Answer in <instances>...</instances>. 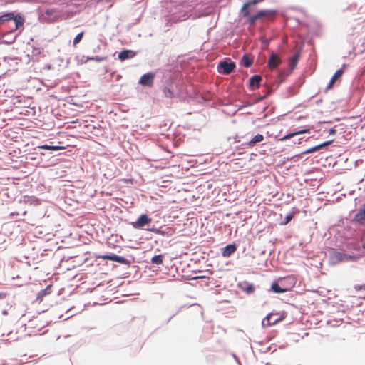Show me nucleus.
<instances>
[{
    "label": "nucleus",
    "instance_id": "1",
    "mask_svg": "<svg viewBox=\"0 0 365 365\" xmlns=\"http://www.w3.org/2000/svg\"><path fill=\"white\" fill-rule=\"evenodd\" d=\"M163 103L167 107H171L174 102H186L187 103H199L211 106L212 103L204 94L212 93H160Z\"/></svg>",
    "mask_w": 365,
    "mask_h": 365
},
{
    "label": "nucleus",
    "instance_id": "2",
    "mask_svg": "<svg viewBox=\"0 0 365 365\" xmlns=\"http://www.w3.org/2000/svg\"><path fill=\"white\" fill-rule=\"evenodd\" d=\"M26 96L22 94L21 95H11L8 96L6 97L3 96L0 98V104L4 105L6 108H22L23 106V98H26Z\"/></svg>",
    "mask_w": 365,
    "mask_h": 365
},
{
    "label": "nucleus",
    "instance_id": "3",
    "mask_svg": "<svg viewBox=\"0 0 365 365\" xmlns=\"http://www.w3.org/2000/svg\"><path fill=\"white\" fill-rule=\"evenodd\" d=\"M151 222V217L147 214H141L135 221L129 222V224L132 225L134 229L146 230Z\"/></svg>",
    "mask_w": 365,
    "mask_h": 365
},
{
    "label": "nucleus",
    "instance_id": "4",
    "mask_svg": "<svg viewBox=\"0 0 365 365\" xmlns=\"http://www.w3.org/2000/svg\"><path fill=\"white\" fill-rule=\"evenodd\" d=\"M98 257L102 258L103 259L110 260L128 266L130 265L134 260V258L132 257H130L131 259H128L114 253H107L103 255H100Z\"/></svg>",
    "mask_w": 365,
    "mask_h": 365
},
{
    "label": "nucleus",
    "instance_id": "5",
    "mask_svg": "<svg viewBox=\"0 0 365 365\" xmlns=\"http://www.w3.org/2000/svg\"><path fill=\"white\" fill-rule=\"evenodd\" d=\"M334 141V139L324 141L318 145L312 146L307 150L300 153V155L312 154L314 153L319 152L322 150H327V147Z\"/></svg>",
    "mask_w": 365,
    "mask_h": 365
},
{
    "label": "nucleus",
    "instance_id": "6",
    "mask_svg": "<svg viewBox=\"0 0 365 365\" xmlns=\"http://www.w3.org/2000/svg\"><path fill=\"white\" fill-rule=\"evenodd\" d=\"M328 258L331 265H336L340 262H345V253L332 250L329 252Z\"/></svg>",
    "mask_w": 365,
    "mask_h": 365
},
{
    "label": "nucleus",
    "instance_id": "7",
    "mask_svg": "<svg viewBox=\"0 0 365 365\" xmlns=\"http://www.w3.org/2000/svg\"><path fill=\"white\" fill-rule=\"evenodd\" d=\"M351 222L360 225H365V202L359 207Z\"/></svg>",
    "mask_w": 365,
    "mask_h": 365
},
{
    "label": "nucleus",
    "instance_id": "8",
    "mask_svg": "<svg viewBox=\"0 0 365 365\" xmlns=\"http://www.w3.org/2000/svg\"><path fill=\"white\" fill-rule=\"evenodd\" d=\"M235 68V63L227 61H221L217 66L218 71L224 74L230 73Z\"/></svg>",
    "mask_w": 365,
    "mask_h": 365
},
{
    "label": "nucleus",
    "instance_id": "9",
    "mask_svg": "<svg viewBox=\"0 0 365 365\" xmlns=\"http://www.w3.org/2000/svg\"><path fill=\"white\" fill-rule=\"evenodd\" d=\"M309 130H310V128L308 126H304L302 128H294L292 131L288 133L287 134H286L285 135H284L283 137H282L279 140H281V141H284V140H285L287 139H289L291 138H293L295 135L303 134V133H309Z\"/></svg>",
    "mask_w": 365,
    "mask_h": 365
},
{
    "label": "nucleus",
    "instance_id": "10",
    "mask_svg": "<svg viewBox=\"0 0 365 365\" xmlns=\"http://www.w3.org/2000/svg\"><path fill=\"white\" fill-rule=\"evenodd\" d=\"M322 98L317 96V95H313L309 98H307V100H304L303 102L298 104L297 107L303 106L304 108L312 106L314 104L319 105V103L322 101Z\"/></svg>",
    "mask_w": 365,
    "mask_h": 365
},
{
    "label": "nucleus",
    "instance_id": "11",
    "mask_svg": "<svg viewBox=\"0 0 365 365\" xmlns=\"http://www.w3.org/2000/svg\"><path fill=\"white\" fill-rule=\"evenodd\" d=\"M279 281L282 287L287 288L286 292L290 291L296 283L295 278L292 276L279 278Z\"/></svg>",
    "mask_w": 365,
    "mask_h": 365
},
{
    "label": "nucleus",
    "instance_id": "12",
    "mask_svg": "<svg viewBox=\"0 0 365 365\" xmlns=\"http://www.w3.org/2000/svg\"><path fill=\"white\" fill-rule=\"evenodd\" d=\"M264 135L259 133L254 135L250 140H247L246 141L242 142L243 146L249 147L250 148L254 147L257 143H261L264 140Z\"/></svg>",
    "mask_w": 365,
    "mask_h": 365
},
{
    "label": "nucleus",
    "instance_id": "13",
    "mask_svg": "<svg viewBox=\"0 0 365 365\" xmlns=\"http://www.w3.org/2000/svg\"><path fill=\"white\" fill-rule=\"evenodd\" d=\"M238 287L247 294H252L255 291V285L247 281L239 282Z\"/></svg>",
    "mask_w": 365,
    "mask_h": 365
},
{
    "label": "nucleus",
    "instance_id": "14",
    "mask_svg": "<svg viewBox=\"0 0 365 365\" xmlns=\"http://www.w3.org/2000/svg\"><path fill=\"white\" fill-rule=\"evenodd\" d=\"M237 249V246L235 243H230L223 247L221 249L222 256L224 257H228L231 256Z\"/></svg>",
    "mask_w": 365,
    "mask_h": 365
},
{
    "label": "nucleus",
    "instance_id": "15",
    "mask_svg": "<svg viewBox=\"0 0 365 365\" xmlns=\"http://www.w3.org/2000/svg\"><path fill=\"white\" fill-rule=\"evenodd\" d=\"M282 62V60L278 54L272 53L268 60V67L270 69H275Z\"/></svg>",
    "mask_w": 365,
    "mask_h": 365
},
{
    "label": "nucleus",
    "instance_id": "16",
    "mask_svg": "<svg viewBox=\"0 0 365 365\" xmlns=\"http://www.w3.org/2000/svg\"><path fill=\"white\" fill-rule=\"evenodd\" d=\"M287 288H283L281 285L279 278L277 279H275L272 282L269 291L276 293V294H281L286 292Z\"/></svg>",
    "mask_w": 365,
    "mask_h": 365
},
{
    "label": "nucleus",
    "instance_id": "17",
    "mask_svg": "<svg viewBox=\"0 0 365 365\" xmlns=\"http://www.w3.org/2000/svg\"><path fill=\"white\" fill-rule=\"evenodd\" d=\"M298 213H299V210L297 207H292V210L286 215L284 220L280 222V225H287L294 218V215Z\"/></svg>",
    "mask_w": 365,
    "mask_h": 365
},
{
    "label": "nucleus",
    "instance_id": "18",
    "mask_svg": "<svg viewBox=\"0 0 365 365\" xmlns=\"http://www.w3.org/2000/svg\"><path fill=\"white\" fill-rule=\"evenodd\" d=\"M52 285L48 284L46 287L38 292L36 296V301L41 302L44 297L51 293Z\"/></svg>",
    "mask_w": 365,
    "mask_h": 365
},
{
    "label": "nucleus",
    "instance_id": "19",
    "mask_svg": "<svg viewBox=\"0 0 365 365\" xmlns=\"http://www.w3.org/2000/svg\"><path fill=\"white\" fill-rule=\"evenodd\" d=\"M154 75L153 73L144 74L140 79L139 83L144 86H150L153 81Z\"/></svg>",
    "mask_w": 365,
    "mask_h": 365
},
{
    "label": "nucleus",
    "instance_id": "20",
    "mask_svg": "<svg viewBox=\"0 0 365 365\" xmlns=\"http://www.w3.org/2000/svg\"><path fill=\"white\" fill-rule=\"evenodd\" d=\"M262 78L260 76L256 75L252 76L250 80V87L252 90L259 88Z\"/></svg>",
    "mask_w": 365,
    "mask_h": 365
},
{
    "label": "nucleus",
    "instance_id": "21",
    "mask_svg": "<svg viewBox=\"0 0 365 365\" xmlns=\"http://www.w3.org/2000/svg\"><path fill=\"white\" fill-rule=\"evenodd\" d=\"M276 315H278V313H277V312L276 313L270 312L264 318H263L262 320V327L264 328V327L273 325L272 323V318L274 316H276Z\"/></svg>",
    "mask_w": 365,
    "mask_h": 365
},
{
    "label": "nucleus",
    "instance_id": "22",
    "mask_svg": "<svg viewBox=\"0 0 365 365\" xmlns=\"http://www.w3.org/2000/svg\"><path fill=\"white\" fill-rule=\"evenodd\" d=\"M164 255L158 254L153 256L150 259V262L153 265L160 266L163 264Z\"/></svg>",
    "mask_w": 365,
    "mask_h": 365
},
{
    "label": "nucleus",
    "instance_id": "23",
    "mask_svg": "<svg viewBox=\"0 0 365 365\" xmlns=\"http://www.w3.org/2000/svg\"><path fill=\"white\" fill-rule=\"evenodd\" d=\"M135 55V53L133 51L125 50L118 54V58L121 61H124L125 59L134 57Z\"/></svg>",
    "mask_w": 365,
    "mask_h": 365
},
{
    "label": "nucleus",
    "instance_id": "24",
    "mask_svg": "<svg viewBox=\"0 0 365 365\" xmlns=\"http://www.w3.org/2000/svg\"><path fill=\"white\" fill-rule=\"evenodd\" d=\"M38 148L43 149V150H51V151H58V150H63L65 148V147L60 146V145H53L51 144H44V145L38 146Z\"/></svg>",
    "mask_w": 365,
    "mask_h": 365
},
{
    "label": "nucleus",
    "instance_id": "25",
    "mask_svg": "<svg viewBox=\"0 0 365 365\" xmlns=\"http://www.w3.org/2000/svg\"><path fill=\"white\" fill-rule=\"evenodd\" d=\"M68 103H70V104H73V105H74L76 106H78V107H83L84 106V103H86V101H84V100L76 99L73 96H68Z\"/></svg>",
    "mask_w": 365,
    "mask_h": 365
},
{
    "label": "nucleus",
    "instance_id": "26",
    "mask_svg": "<svg viewBox=\"0 0 365 365\" xmlns=\"http://www.w3.org/2000/svg\"><path fill=\"white\" fill-rule=\"evenodd\" d=\"M45 15L46 19L49 21H56L59 19L58 14H56L53 10H46Z\"/></svg>",
    "mask_w": 365,
    "mask_h": 365
},
{
    "label": "nucleus",
    "instance_id": "27",
    "mask_svg": "<svg viewBox=\"0 0 365 365\" xmlns=\"http://www.w3.org/2000/svg\"><path fill=\"white\" fill-rule=\"evenodd\" d=\"M342 71L341 70H338L336 71V73H334V75L332 76L331 79L330 80V82L328 84V86H327V89L329 90V89H331V87H332V85L334 83V82L338 79L339 78L341 75H342Z\"/></svg>",
    "mask_w": 365,
    "mask_h": 365
},
{
    "label": "nucleus",
    "instance_id": "28",
    "mask_svg": "<svg viewBox=\"0 0 365 365\" xmlns=\"http://www.w3.org/2000/svg\"><path fill=\"white\" fill-rule=\"evenodd\" d=\"M267 96V95H264V96H259V97H254V96H248L247 99L246 100V104L247 105H253Z\"/></svg>",
    "mask_w": 365,
    "mask_h": 365
},
{
    "label": "nucleus",
    "instance_id": "29",
    "mask_svg": "<svg viewBox=\"0 0 365 365\" xmlns=\"http://www.w3.org/2000/svg\"><path fill=\"white\" fill-rule=\"evenodd\" d=\"M259 1L258 0H253V1H249L246 4H245L241 9V12L242 14V15L244 16H248V11H247V7L250 5H255Z\"/></svg>",
    "mask_w": 365,
    "mask_h": 365
},
{
    "label": "nucleus",
    "instance_id": "30",
    "mask_svg": "<svg viewBox=\"0 0 365 365\" xmlns=\"http://www.w3.org/2000/svg\"><path fill=\"white\" fill-rule=\"evenodd\" d=\"M361 257V255H351L345 253V262H357Z\"/></svg>",
    "mask_w": 365,
    "mask_h": 365
},
{
    "label": "nucleus",
    "instance_id": "31",
    "mask_svg": "<svg viewBox=\"0 0 365 365\" xmlns=\"http://www.w3.org/2000/svg\"><path fill=\"white\" fill-rule=\"evenodd\" d=\"M267 14V11H261L258 12L257 14L252 16L250 18V22L251 24H254L258 19L261 18L262 16H264Z\"/></svg>",
    "mask_w": 365,
    "mask_h": 365
},
{
    "label": "nucleus",
    "instance_id": "32",
    "mask_svg": "<svg viewBox=\"0 0 365 365\" xmlns=\"http://www.w3.org/2000/svg\"><path fill=\"white\" fill-rule=\"evenodd\" d=\"M14 22L16 24V29H19V27H21L23 25L24 21V18L19 15L15 16L14 18Z\"/></svg>",
    "mask_w": 365,
    "mask_h": 365
},
{
    "label": "nucleus",
    "instance_id": "33",
    "mask_svg": "<svg viewBox=\"0 0 365 365\" xmlns=\"http://www.w3.org/2000/svg\"><path fill=\"white\" fill-rule=\"evenodd\" d=\"M286 313L284 312H283L280 316L279 317H277V318H272V324H278L279 322H282V320H284L286 317Z\"/></svg>",
    "mask_w": 365,
    "mask_h": 365
},
{
    "label": "nucleus",
    "instance_id": "34",
    "mask_svg": "<svg viewBox=\"0 0 365 365\" xmlns=\"http://www.w3.org/2000/svg\"><path fill=\"white\" fill-rule=\"evenodd\" d=\"M24 102H23L22 108H30L31 105L33 103L32 97L26 96V98H23Z\"/></svg>",
    "mask_w": 365,
    "mask_h": 365
},
{
    "label": "nucleus",
    "instance_id": "35",
    "mask_svg": "<svg viewBox=\"0 0 365 365\" xmlns=\"http://www.w3.org/2000/svg\"><path fill=\"white\" fill-rule=\"evenodd\" d=\"M14 15L12 13H7L0 16V21H6L10 19H14Z\"/></svg>",
    "mask_w": 365,
    "mask_h": 365
},
{
    "label": "nucleus",
    "instance_id": "36",
    "mask_svg": "<svg viewBox=\"0 0 365 365\" xmlns=\"http://www.w3.org/2000/svg\"><path fill=\"white\" fill-rule=\"evenodd\" d=\"M241 64L245 67H249L252 64V62L246 55H244L241 59Z\"/></svg>",
    "mask_w": 365,
    "mask_h": 365
},
{
    "label": "nucleus",
    "instance_id": "37",
    "mask_svg": "<svg viewBox=\"0 0 365 365\" xmlns=\"http://www.w3.org/2000/svg\"><path fill=\"white\" fill-rule=\"evenodd\" d=\"M83 33L81 32L80 34H78L73 39V45L76 46V44H78L81 40L82 39V37H83Z\"/></svg>",
    "mask_w": 365,
    "mask_h": 365
},
{
    "label": "nucleus",
    "instance_id": "38",
    "mask_svg": "<svg viewBox=\"0 0 365 365\" xmlns=\"http://www.w3.org/2000/svg\"><path fill=\"white\" fill-rule=\"evenodd\" d=\"M301 155H300V153H299V154H296V155H294L293 156H291V157L284 158V160H282V164H284L287 161L292 160L295 158H297V157L301 156Z\"/></svg>",
    "mask_w": 365,
    "mask_h": 365
},
{
    "label": "nucleus",
    "instance_id": "39",
    "mask_svg": "<svg viewBox=\"0 0 365 365\" xmlns=\"http://www.w3.org/2000/svg\"><path fill=\"white\" fill-rule=\"evenodd\" d=\"M205 278H208V277L205 275H197V276L190 277V279L197 280V279H205Z\"/></svg>",
    "mask_w": 365,
    "mask_h": 365
},
{
    "label": "nucleus",
    "instance_id": "40",
    "mask_svg": "<svg viewBox=\"0 0 365 365\" xmlns=\"http://www.w3.org/2000/svg\"><path fill=\"white\" fill-rule=\"evenodd\" d=\"M88 60H93V61L100 62V61H103L104 58L96 56V57H93V58H88L87 61H88Z\"/></svg>",
    "mask_w": 365,
    "mask_h": 365
},
{
    "label": "nucleus",
    "instance_id": "41",
    "mask_svg": "<svg viewBox=\"0 0 365 365\" xmlns=\"http://www.w3.org/2000/svg\"><path fill=\"white\" fill-rule=\"evenodd\" d=\"M160 227H159V228L153 227V228H148L146 230L154 232L155 234H158L160 232Z\"/></svg>",
    "mask_w": 365,
    "mask_h": 365
},
{
    "label": "nucleus",
    "instance_id": "42",
    "mask_svg": "<svg viewBox=\"0 0 365 365\" xmlns=\"http://www.w3.org/2000/svg\"><path fill=\"white\" fill-rule=\"evenodd\" d=\"M247 148H250L247 147V146H243L242 145V143L240 145L235 146V150H245V149H247Z\"/></svg>",
    "mask_w": 365,
    "mask_h": 365
},
{
    "label": "nucleus",
    "instance_id": "43",
    "mask_svg": "<svg viewBox=\"0 0 365 365\" xmlns=\"http://www.w3.org/2000/svg\"><path fill=\"white\" fill-rule=\"evenodd\" d=\"M361 248H362V247H361L359 245H357V244H356L353 246V250L356 252H360Z\"/></svg>",
    "mask_w": 365,
    "mask_h": 365
},
{
    "label": "nucleus",
    "instance_id": "44",
    "mask_svg": "<svg viewBox=\"0 0 365 365\" xmlns=\"http://www.w3.org/2000/svg\"><path fill=\"white\" fill-rule=\"evenodd\" d=\"M336 133V130L334 128H331L329 130V134L331 135H334Z\"/></svg>",
    "mask_w": 365,
    "mask_h": 365
},
{
    "label": "nucleus",
    "instance_id": "45",
    "mask_svg": "<svg viewBox=\"0 0 365 365\" xmlns=\"http://www.w3.org/2000/svg\"><path fill=\"white\" fill-rule=\"evenodd\" d=\"M242 137L239 136L238 135H236L233 138L235 140V143H240L241 141V138Z\"/></svg>",
    "mask_w": 365,
    "mask_h": 365
},
{
    "label": "nucleus",
    "instance_id": "46",
    "mask_svg": "<svg viewBox=\"0 0 365 365\" xmlns=\"http://www.w3.org/2000/svg\"><path fill=\"white\" fill-rule=\"evenodd\" d=\"M6 296H7L6 292H0V299L1 300L4 299Z\"/></svg>",
    "mask_w": 365,
    "mask_h": 365
},
{
    "label": "nucleus",
    "instance_id": "47",
    "mask_svg": "<svg viewBox=\"0 0 365 365\" xmlns=\"http://www.w3.org/2000/svg\"><path fill=\"white\" fill-rule=\"evenodd\" d=\"M158 234L161 235L162 236H165L167 235V232L160 229Z\"/></svg>",
    "mask_w": 365,
    "mask_h": 365
},
{
    "label": "nucleus",
    "instance_id": "48",
    "mask_svg": "<svg viewBox=\"0 0 365 365\" xmlns=\"http://www.w3.org/2000/svg\"><path fill=\"white\" fill-rule=\"evenodd\" d=\"M177 314V312H176V313H175V314H173L172 316H170V317L168 319V320L166 321V323H168V322H169L173 319V317L174 316H175V314Z\"/></svg>",
    "mask_w": 365,
    "mask_h": 365
},
{
    "label": "nucleus",
    "instance_id": "49",
    "mask_svg": "<svg viewBox=\"0 0 365 365\" xmlns=\"http://www.w3.org/2000/svg\"><path fill=\"white\" fill-rule=\"evenodd\" d=\"M361 247H362V249L364 250V252L365 253V242H363Z\"/></svg>",
    "mask_w": 365,
    "mask_h": 365
},
{
    "label": "nucleus",
    "instance_id": "50",
    "mask_svg": "<svg viewBox=\"0 0 365 365\" xmlns=\"http://www.w3.org/2000/svg\"><path fill=\"white\" fill-rule=\"evenodd\" d=\"M2 314H3L4 315H6V314H8V311H7V310H3V311H2Z\"/></svg>",
    "mask_w": 365,
    "mask_h": 365
},
{
    "label": "nucleus",
    "instance_id": "51",
    "mask_svg": "<svg viewBox=\"0 0 365 365\" xmlns=\"http://www.w3.org/2000/svg\"><path fill=\"white\" fill-rule=\"evenodd\" d=\"M50 96L51 97L58 98L59 99L62 98L61 97H58V96H54V95H51Z\"/></svg>",
    "mask_w": 365,
    "mask_h": 365
},
{
    "label": "nucleus",
    "instance_id": "52",
    "mask_svg": "<svg viewBox=\"0 0 365 365\" xmlns=\"http://www.w3.org/2000/svg\"><path fill=\"white\" fill-rule=\"evenodd\" d=\"M297 58H298V57H297V56H294V61H295V62L297 61Z\"/></svg>",
    "mask_w": 365,
    "mask_h": 365
},
{
    "label": "nucleus",
    "instance_id": "53",
    "mask_svg": "<svg viewBox=\"0 0 365 365\" xmlns=\"http://www.w3.org/2000/svg\"><path fill=\"white\" fill-rule=\"evenodd\" d=\"M361 288H363L364 289H365V284H363V285L361 287Z\"/></svg>",
    "mask_w": 365,
    "mask_h": 365
},
{
    "label": "nucleus",
    "instance_id": "54",
    "mask_svg": "<svg viewBox=\"0 0 365 365\" xmlns=\"http://www.w3.org/2000/svg\"><path fill=\"white\" fill-rule=\"evenodd\" d=\"M303 118L302 116H299V117H298L297 119V120H300V119H301V118Z\"/></svg>",
    "mask_w": 365,
    "mask_h": 365
},
{
    "label": "nucleus",
    "instance_id": "55",
    "mask_svg": "<svg viewBox=\"0 0 365 365\" xmlns=\"http://www.w3.org/2000/svg\"><path fill=\"white\" fill-rule=\"evenodd\" d=\"M206 272H209V273H211V272L209 270V269H206L205 270Z\"/></svg>",
    "mask_w": 365,
    "mask_h": 365
}]
</instances>
